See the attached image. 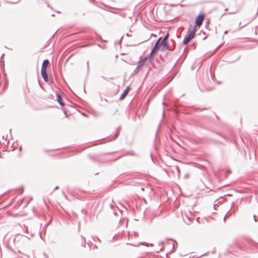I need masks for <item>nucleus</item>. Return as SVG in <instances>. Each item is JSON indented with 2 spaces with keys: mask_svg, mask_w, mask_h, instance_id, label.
<instances>
[{
  "mask_svg": "<svg viewBox=\"0 0 258 258\" xmlns=\"http://www.w3.org/2000/svg\"><path fill=\"white\" fill-rule=\"evenodd\" d=\"M82 246H83V243H82ZM84 247H85V245H84Z\"/></svg>",
  "mask_w": 258,
  "mask_h": 258,
  "instance_id": "c03bdc74",
  "label": "nucleus"
},
{
  "mask_svg": "<svg viewBox=\"0 0 258 258\" xmlns=\"http://www.w3.org/2000/svg\"><path fill=\"white\" fill-rule=\"evenodd\" d=\"M167 165L168 167H170V166H171V165Z\"/></svg>",
  "mask_w": 258,
  "mask_h": 258,
  "instance_id": "4c0bfd02",
  "label": "nucleus"
},
{
  "mask_svg": "<svg viewBox=\"0 0 258 258\" xmlns=\"http://www.w3.org/2000/svg\"><path fill=\"white\" fill-rule=\"evenodd\" d=\"M155 52L154 51H152V50H151L150 53L149 54V59H150V61H151L154 55H155Z\"/></svg>",
  "mask_w": 258,
  "mask_h": 258,
  "instance_id": "f8f14e48",
  "label": "nucleus"
},
{
  "mask_svg": "<svg viewBox=\"0 0 258 258\" xmlns=\"http://www.w3.org/2000/svg\"><path fill=\"white\" fill-rule=\"evenodd\" d=\"M127 155H132V156H136V154L133 151H130L127 153Z\"/></svg>",
  "mask_w": 258,
  "mask_h": 258,
  "instance_id": "dca6fc26",
  "label": "nucleus"
},
{
  "mask_svg": "<svg viewBox=\"0 0 258 258\" xmlns=\"http://www.w3.org/2000/svg\"><path fill=\"white\" fill-rule=\"evenodd\" d=\"M62 194H63V196H64V197H65L66 198H67V197H66V196L65 194L64 193V192H62Z\"/></svg>",
  "mask_w": 258,
  "mask_h": 258,
  "instance_id": "7c9ffc66",
  "label": "nucleus"
},
{
  "mask_svg": "<svg viewBox=\"0 0 258 258\" xmlns=\"http://www.w3.org/2000/svg\"><path fill=\"white\" fill-rule=\"evenodd\" d=\"M168 169H169V168H168V167H167V168H164L163 169V170L164 171H165L166 173H167V172H168Z\"/></svg>",
  "mask_w": 258,
  "mask_h": 258,
  "instance_id": "5701e85b",
  "label": "nucleus"
},
{
  "mask_svg": "<svg viewBox=\"0 0 258 258\" xmlns=\"http://www.w3.org/2000/svg\"><path fill=\"white\" fill-rule=\"evenodd\" d=\"M12 4H16L17 3L16 2H14V3H12Z\"/></svg>",
  "mask_w": 258,
  "mask_h": 258,
  "instance_id": "49530a36",
  "label": "nucleus"
},
{
  "mask_svg": "<svg viewBox=\"0 0 258 258\" xmlns=\"http://www.w3.org/2000/svg\"><path fill=\"white\" fill-rule=\"evenodd\" d=\"M233 203H232L231 206V209L232 208V207L233 206Z\"/></svg>",
  "mask_w": 258,
  "mask_h": 258,
  "instance_id": "c9c22d12",
  "label": "nucleus"
},
{
  "mask_svg": "<svg viewBox=\"0 0 258 258\" xmlns=\"http://www.w3.org/2000/svg\"><path fill=\"white\" fill-rule=\"evenodd\" d=\"M168 253H166V257H167V255H168Z\"/></svg>",
  "mask_w": 258,
  "mask_h": 258,
  "instance_id": "ea45409f",
  "label": "nucleus"
},
{
  "mask_svg": "<svg viewBox=\"0 0 258 258\" xmlns=\"http://www.w3.org/2000/svg\"><path fill=\"white\" fill-rule=\"evenodd\" d=\"M23 191H24V188H23V187H22L21 188V190L20 191V194L22 193V192H23Z\"/></svg>",
  "mask_w": 258,
  "mask_h": 258,
  "instance_id": "393cba45",
  "label": "nucleus"
},
{
  "mask_svg": "<svg viewBox=\"0 0 258 258\" xmlns=\"http://www.w3.org/2000/svg\"><path fill=\"white\" fill-rule=\"evenodd\" d=\"M164 246L161 247V248L159 249V251H162V250H163L164 249Z\"/></svg>",
  "mask_w": 258,
  "mask_h": 258,
  "instance_id": "cd10ccee",
  "label": "nucleus"
},
{
  "mask_svg": "<svg viewBox=\"0 0 258 258\" xmlns=\"http://www.w3.org/2000/svg\"><path fill=\"white\" fill-rule=\"evenodd\" d=\"M197 29L196 28V26H194L192 29L190 31H188L187 34L185 35L183 40V44L185 45L187 44L189 41L194 37L195 36L196 32Z\"/></svg>",
  "mask_w": 258,
  "mask_h": 258,
  "instance_id": "f257e3e1",
  "label": "nucleus"
},
{
  "mask_svg": "<svg viewBox=\"0 0 258 258\" xmlns=\"http://www.w3.org/2000/svg\"><path fill=\"white\" fill-rule=\"evenodd\" d=\"M87 70H88V71H89V62L87 61Z\"/></svg>",
  "mask_w": 258,
  "mask_h": 258,
  "instance_id": "a878e982",
  "label": "nucleus"
},
{
  "mask_svg": "<svg viewBox=\"0 0 258 258\" xmlns=\"http://www.w3.org/2000/svg\"><path fill=\"white\" fill-rule=\"evenodd\" d=\"M140 68H138V66H137L136 68L135 69V70H134V74H137L138 72V70Z\"/></svg>",
  "mask_w": 258,
  "mask_h": 258,
  "instance_id": "aec40b11",
  "label": "nucleus"
},
{
  "mask_svg": "<svg viewBox=\"0 0 258 258\" xmlns=\"http://www.w3.org/2000/svg\"><path fill=\"white\" fill-rule=\"evenodd\" d=\"M41 74L44 81L46 82H48V77L46 70H45L44 69H41Z\"/></svg>",
  "mask_w": 258,
  "mask_h": 258,
  "instance_id": "39448f33",
  "label": "nucleus"
},
{
  "mask_svg": "<svg viewBox=\"0 0 258 258\" xmlns=\"http://www.w3.org/2000/svg\"><path fill=\"white\" fill-rule=\"evenodd\" d=\"M165 242L163 241H161L158 243L159 245H163L164 244Z\"/></svg>",
  "mask_w": 258,
  "mask_h": 258,
  "instance_id": "4be33fe9",
  "label": "nucleus"
},
{
  "mask_svg": "<svg viewBox=\"0 0 258 258\" xmlns=\"http://www.w3.org/2000/svg\"><path fill=\"white\" fill-rule=\"evenodd\" d=\"M238 209V207H234L233 210H232V212H230V210L231 209L227 212V213L226 214V215L224 216V218H223V220L225 222V218H226V216H229L230 215H231L234 212H235V211H236Z\"/></svg>",
  "mask_w": 258,
  "mask_h": 258,
  "instance_id": "9d476101",
  "label": "nucleus"
},
{
  "mask_svg": "<svg viewBox=\"0 0 258 258\" xmlns=\"http://www.w3.org/2000/svg\"><path fill=\"white\" fill-rule=\"evenodd\" d=\"M228 196H231V195H230V194H228Z\"/></svg>",
  "mask_w": 258,
  "mask_h": 258,
  "instance_id": "de8ad7c7",
  "label": "nucleus"
},
{
  "mask_svg": "<svg viewBox=\"0 0 258 258\" xmlns=\"http://www.w3.org/2000/svg\"><path fill=\"white\" fill-rule=\"evenodd\" d=\"M214 133H215V134H216L217 135H218L220 136H222V135H221L220 134L218 133H217V132H214Z\"/></svg>",
  "mask_w": 258,
  "mask_h": 258,
  "instance_id": "c756f323",
  "label": "nucleus"
},
{
  "mask_svg": "<svg viewBox=\"0 0 258 258\" xmlns=\"http://www.w3.org/2000/svg\"><path fill=\"white\" fill-rule=\"evenodd\" d=\"M169 37V34L167 33L162 39L161 43H160L161 45L160 50L161 51H163L166 49H167L169 46V44L168 42V38Z\"/></svg>",
  "mask_w": 258,
  "mask_h": 258,
  "instance_id": "f03ea898",
  "label": "nucleus"
},
{
  "mask_svg": "<svg viewBox=\"0 0 258 258\" xmlns=\"http://www.w3.org/2000/svg\"><path fill=\"white\" fill-rule=\"evenodd\" d=\"M98 173H99L98 172L96 173L95 174V175H97Z\"/></svg>",
  "mask_w": 258,
  "mask_h": 258,
  "instance_id": "79ce46f5",
  "label": "nucleus"
},
{
  "mask_svg": "<svg viewBox=\"0 0 258 258\" xmlns=\"http://www.w3.org/2000/svg\"><path fill=\"white\" fill-rule=\"evenodd\" d=\"M189 175L188 174H185L184 176V178H187L188 177Z\"/></svg>",
  "mask_w": 258,
  "mask_h": 258,
  "instance_id": "b1692460",
  "label": "nucleus"
},
{
  "mask_svg": "<svg viewBox=\"0 0 258 258\" xmlns=\"http://www.w3.org/2000/svg\"><path fill=\"white\" fill-rule=\"evenodd\" d=\"M151 160L153 161V159H152V155H151Z\"/></svg>",
  "mask_w": 258,
  "mask_h": 258,
  "instance_id": "58836bf2",
  "label": "nucleus"
},
{
  "mask_svg": "<svg viewBox=\"0 0 258 258\" xmlns=\"http://www.w3.org/2000/svg\"><path fill=\"white\" fill-rule=\"evenodd\" d=\"M254 220L255 222H257L258 221V218L256 215H253V216Z\"/></svg>",
  "mask_w": 258,
  "mask_h": 258,
  "instance_id": "6ab92c4d",
  "label": "nucleus"
},
{
  "mask_svg": "<svg viewBox=\"0 0 258 258\" xmlns=\"http://www.w3.org/2000/svg\"><path fill=\"white\" fill-rule=\"evenodd\" d=\"M175 161L178 162V161H180L178 160H176Z\"/></svg>",
  "mask_w": 258,
  "mask_h": 258,
  "instance_id": "e433bc0d",
  "label": "nucleus"
},
{
  "mask_svg": "<svg viewBox=\"0 0 258 258\" xmlns=\"http://www.w3.org/2000/svg\"><path fill=\"white\" fill-rule=\"evenodd\" d=\"M49 63V61L48 60V59H44L42 64L41 69H44L45 70H46V68Z\"/></svg>",
  "mask_w": 258,
  "mask_h": 258,
  "instance_id": "6e6552de",
  "label": "nucleus"
},
{
  "mask_svg": "<svg viewBox=\"0 0 258 258\" xmlns=\"http://www.w3.org/2000/svg\"><path fill=\"white\" fill-rule=\"evenodd\" d=\"M62 194H63V196H64V197H65L66 198H67V197H66V196L65 194L64 193V192H62Z\"/></svg>",
  "mask_w": 258,
  "mask_h": 258,
  "instance_id": "2f4dec72",
  "label": "nucleus"
},
{
  "mask_svg": "<svg viewBox=\"0 0 258 258\" xmlns=\"http://www.w3.org/2000/svg\"><path fill=\"white\" fill-rule=\"evenodd\" d=\"M140 244H142V245H146L147 246L150 245L151 246H153L154 245L153 243H150V244H148V243L147 242H141L140 243Z\"/></svg>",
  "mask_w": 258,
  "mask_h": 258,
  "instance_id": "4468645a",
  "label": "nucleus"
},
{
  "mask_svg": "<svg viewBox=\"0 0 258 258\" xmlns=\"http://www.w3.org/2000/svg\"><path fill=\"white\" fill-rule=\"evenodd\" d=\"M161 39H162V37H160L158 38V39L156 41L154 47L151 50H152V51H154L156 52L157 51L160 50L161 45L160 44V40Z\"/></svg>",
  "mask_w": 258,
  "mask_h": 258,
  "instance_id": "20e7f679",
  "label": "nucleus"
},
{
  "mask_svg": "<svg viewBox=\"0 0 258 258\" xmlns=\"http://www.w3.org/2000/svg\"><path fill=\"white\" fill-rule=\"evenodd\" d=\"M166 240H171V241H174L175 243H177L176 241L174 239H173V238H166Z\"/></svg>",
  "mask_w": 258,
  "mask_h": 258,
  "instance_id": "412c9836",
  "label": "nucleus"
},
{
  "mask_svg": "<svg viewBox=\"0 0 258 258\" xmlns=\"http://www.w3.org/2000/svg\"><path fill=\"white\" fill-rule=\"evenodd\" d=\"M120 127L119 126L117 127V128L116 129V133L114 136V139H116L118 136V135L119 134V132H120Z\"/></svg>",
  "mask_w": 258,
  "mask_h": 258,
  "instance_id": "ddd939ff",
  "label": "nucleus"
},
{
  "mask_svg": "<svg viewBox=\"0 0 258 258\" xmlns=\"http://www.w3.org/2000/svg\"><path fill=\"white\" fill-rule=\"evenodd\" d=\"M148 56H146L144 58H143L142 59L140 60L138 64V68H140L142 67L145 63L146 60H147Z\"/></svg>",
  "mask_w": 258,
  "mask_h": 258,
  "instance_id": "1a4fd4ad",
  "label": "nucleus"
},
{
  "mask_svg": "<svg viewBox=\"0 0 258 258\" xmlns=\"http://www.w3.org/2000/svg\"><path fill=\"white\" fill-rule=\"evenodd\" d=\"M113 213H114V215H116V212H114Z\"/></svg>",
  "mask_w": 258,
  "mask_h": 258,
  "instance_id": "37998d69",
  "label": "nucleus"
},
{
  "mask_svg": "<svg viewBox=\"0 0 258 258\" xmlns=\"http://www.w3.org/2000/svg\"><path fill=\"white\" fill-rule=\"evenodd\" d=\"M56 100H57V101L58 102V103L61 106H64V103H63V101H62V97L61 96H60V94H59L58 93H57L56 94Z\"/></svg>",
  "mask_w": 258,
  "mask_h": 258,
  "instance_id": "0eeeda50",
  "label": "nucleus"
},
{
  "mask_svg": "<svg viewBox=\"0 0 258 258\" xmlns=\"http://www.w3.org/2000/svg\"><path fill=\"white\" fill-rule=\"evenodd\" d=\"M4 55V54H3L2 55V56L1 58L3 57Z\"/></svg>",
  "mask_w": 258,
  "mask_h": 258,
  "instance_id": "a19ab883",
  "label": "nucleus"
},
{
  "mask_svg": "<svg viewBox=\"0 0 258 258\" xmlns=\"http://www.w3.org/2000/svg\"><path fill=\"white\" fill-rule=\"evenodd\" d=\"M130 89V88L129 86H127L126 87L125 89L124 90L123 93L120 95L119 100H122L126 97V96L127 95V94L128 93Z\"/></svg>",
  "mask_w": 258,
  "mask_h": 258,
  "instance_id": "423d86ee",
  "label": "nucleus"
},
{
  "mask_svg": "<svg viewBox=\"0 0 258 258\" xmlns=\"http://www.w3.org/2000/svg\"><path fill=\"white\" fill-rule=\"evenodd\" d=\"M205 18V15L204 14H199L196 18L195 24L196 27L197 26H200L203 23V21Z\"/></svg>",
  "mask_w": 258,
  "mask_h": 258,
  "instance_id": "7ed1b4c3",
  "label": "nucleus"
},
{
  "mask_svg": "<svg viewBox=\"0 0 258 258\" xmlns=\"http://www.w3.org/2000/svg\"><path fill=\"white\" fill-rule=\"evenodd\" d=\"M190 163H196V166L202 170H204L206 169V167L204 165H200L199 164L196 163V162H190Z\"/></svg>",
  "mask_w": 258,
  "mask_h": 258,
  "instance_id": "9b49d317",
  "label": "nucleus"
},
{
  "mask_svg": "<svg viewBox=\"0 0 258 258\" xmlns=\"http://www.w3.org/2000/svg\"><path fill=\"white\" fill-rule=\"evenodd\" d=\"M175 248H174V244H173L172 249H171V250L169 252V253H170V252H174V251H175Z\"/></svg>",
  "mask_w": 258,
  "mask_h": 258,
  "instance_id": "f3484780",
  "label": "nucleus"
},
{
  "mask_svg": "<svg viewBox=\"0 0 258 258\" xmlns=\"http://www.w3.org/2000/svg\"><path fill=\"white\" fill-rule=\"evenodd\" d=\"M161 251H159V249H158V250H156V252L157 253H159V252H160Z\"/></svg>",
  "mask_w": 258,
  "mask_h": 258,
  "instance_id": "72a5a7b5",
  "label": "nucleus"
},
{
  "mask_svg": "<svg viewBox=\"0 0 258 258\" xmlns=\"http://www.w3.org/2000/svg\"><path fill=\"white\" fill-rule=\"evenodd\" d=\"M81 238H82V239H84L85 242H86V239H85V238H83V237L82 236H81Z\"/></svg>",
  "mask_w": 258,
  "mask_h": 258,
  "instance_id": "473e14b6",
  "label": "nucleus"
},
{
  "mask_svg": "<svg viewBox=\"0 0 258 258\" xmlns=\"http://www.w3.org/2000/svg\"><path fill=\"white\" fill-rule=\"evenodd\" d=\"M224 172L225 177H227L229 174L231 173V172L230 169H227L224 171Z\"/></svg>",
  "mask_w": 258,
  "mask_h": 258,
  "instance_id": "2eb2a0df",
  "label": "nucleus"
},
{
  "mask_svg": "<svg viewBox=\"0 0 258 258\" xmlns=\"http://www.w3.org/2000/svg\"><path fill=\"white\" fill-rule=\"evenodd\" d=\"M89 249H90V248H91V246H90V245H89Z\"/></svg>",
  "mask_w": 258,
  "mask_h": 258,
  "instance_id": "a18cd8bd",
  "label": "nucleus"
},
{
  "mask_svg": "<svg viewBox=\"0 0 258 258\" xmlns=\"http://www.w3.org/2000/svg\"><path fill=\"white\" fill-rule=\"evenodd\" d=\"M90 2L93 1L94 0H89Z\"/></svg>",
  "mask_w": 258,
  "mask_h": 258,
  "instance_id": "09e8293b",
  "label": "nucleus"
},
{
  "mask_svg": "<svg viewBox=\"0 0 258 258\" xmlns=\"http://www.w3.org/2000/svg\"><path fill=\"white\" fill-rule=\"evenodd\" d=\"M109 206H110V208H112V205L111 204H110V205H109Z\"/></svg>",
  "mask_w": 258,
  "mask_h": 258,
  "instance_id": "f704fd0d",
  "label": "nucleus"
},
{
  "mask_svg": "<svg viewBox=\"0 0 258 258\" xmlns=\"http://www.w3.org/2000/svg\"><path fill=\"white\" fill-rule=\"evenodd\" d=\"M134 235H136V236H138V233L137 232H134Z\"/></svg>",
  "mask_w": 258,
  "mask_h": 258,
  "instance_id": "c85d7f7f",
  "label": "nucleus"
},
{
  "mask_svg": "<svg viewBox=\"0 0 258 258\" xmlns=\"http://www.w3.org/2000/svg\"><path fill=\"white\" fill-rule=\"evenodd\" d=\"M59 189V186L58 185H56L55 186L54 190H57Z\"/></svg>",
  "mask_w": 258,
  "mask_h": 258,
  "instance_id": "bb28decb",
  "label": "nucleus"
},
{
  "mask_svg": "<svg viewBox=\"0 0 258 258\" xmlns=\"http://www.w3.org/2000/svg\"><path fill=\"white\" fill-rule=\"evenodd\" d=\"M175 168L176 170L177 171L178 174H179L180 173V169H179V167L177 165H176Z\"/></svg>",
  "mask_w": 258,
  "mask_h": 258,
  "instance_id": "a211bd4d",
  "label": "nucleus"
}]
</instances>
